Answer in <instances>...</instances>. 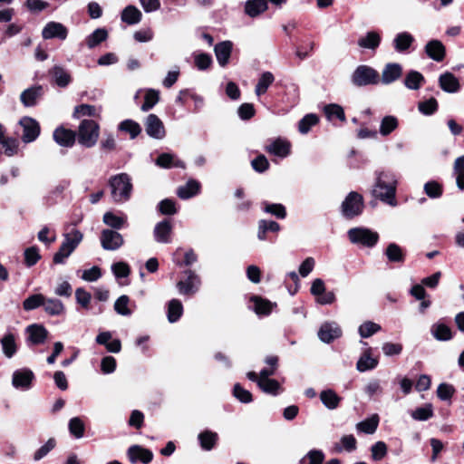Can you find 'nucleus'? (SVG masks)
I'll list each match as a JSON object with an SVG mask.
<instances>
[{
  "label": "nucleus",
  "instance_id": "1",
  "mask_svg": "<svg viewBox=\"0 0 464 464\" xmlns=\"http://www.w3.org/2000/svg\"><path fill=\"white\" fill-rule=\"evenodd\" d=\"M397 188L396 176L390 171H380L376 173V181L372 188V195L382 202L395 207Z\"/></svg>",
  "mask_w": 464,
  "mask_h": 464
},
{
  "label": "nucleus",
  "instance_id": "2",
  "mask_svg": "<svg viewBox=\"0 0 464 464\" xmlns=\"http://www.w3.org/2000/svg\"><path fill=\"white\" fill-rule=\"evenodd\" d=\"M111 196L114 202L123 203L130 198L132 183L130 176L126 173L112 176L109 180Z\"/></svg>",
  "mask_w": 464,
  "mask_h": 464
},
{
  "label": "nucleus",
  "instance_id": "3",
  "mask_svg": "<svg viewBox=\"0 0 464 464\" xmlns=\"http://www.w3.org/2000/svg\"><path fill=\"white\" fill-rule=\"evenodd\" d=\"M82 238L83 235L78 229H72L71 232L65 233L59 250L53 256V263H64L65 259L75 250Z\"/></svg>",
  "mask_w": 464,
  "mask_h": 464
},
{
  "label": "nucleus",
  "instance_id": "4",
  "mask_svg": "<svg viewBox=\"0 0 464 464\" xmlns=\"http://www.w3.org/2000/svg\"><path fill=\"white\" fill-rule=\"evenodd\" d=\"M351 81L355 86L377 84L380 75L376 70L368 65H359L353 72Z\"/></svg>",
  "mask_w": 464,
  "mask_h": 464
},
{
  "label": "nucleus",
  "instance_id": "5",
  "mask_svg": "<svg viewBox=\"0 0 464 464\" xmlns=\"http://www.w3.org/2000/svg\"><path fill=\"white\" fill-rule=\"evenodd\" d=\"M100 135V126L93 120H83L78 127V140L82 144L94 145Z\"/></svg>",
  "mask_w": 464,
  "mask_h": 464
},
{
  "label": "nucleus",
  "instance_id": "6",
  "mask_svg": "<svg viewBox=\"0 0 464 464\" xmlns=\"http://www.w3.org/2000/svg\"><path fill=\"white\" fill-rule=\"evenodd\" d=\"M348 237L352 243L367 247L374 246L379 240L378 233L366 227L351 228L348 231Z\"/></svg>",
  "mask_w": 464,
  "mask_h": 464
},
{
  "label": "nucleus",
  "instance_id": "7",
  "mask_svg": "<svg viewBox=\"0 0 464 464\" xmlns=\"http://www.w3.org/2000/svg\"><path fill=\"white\" fill-rule=\"evenodd\" d=\"M186 278L179 280L176 286L180 295H192L199 289L201 281L198 276L192 270H186L184 272Z\"/></svg>",
  "mask_w": 464,
  "mask_h": 464
},
{
  "label": "nucleus",
  "instance_id": "8",
  "mask_svg": "<svg viewBox=\"0 0 464 464\" xmlns=\"http://www.w3.org/2000/svg\"><path fill=\"white\" fill-rule=\"evenodd\" d=\"M362 197L357 192H350L342 204V211L346 218H353L362 213Z\"/></svg>",
  "mask_w": 464,
  "mask_h": 464
},
{
  "label": "nucleus",
  "instance_id": "9",
  "mask_svg": "<svg viewBox=\"0 0 464 464\" xmlns=\"http://www.w3.org/2000/svg\"><path fill=\"white\" fill-rule=\"evenodd\" d=\"M22 128V140L24 143H31L36 140L40 134V125L38 121L31 117H24L19 121Z\"/></svg>",
  "mask_w": 464,
  "mask_h": 464
},
{
  "label": "nucleus",
  "instance_id": "10",
  "mask_svg": "<svg viewBox=\"0 0 464 464\" xmlns=\"http://www.w3.org/2000/svg\"><path fill=\"white\" fill-rule=\"evenodd\" d=\"M124 244L123 237L117 231L103 229L101 234V245L103 249L114 251Z\"/></svg>",
  "mask_w": 464,
  "mask_h": 464
},
{
  "label": "nucleus",
  "instance_id": "11",
  "mask_svg": "<svg viewBox=\"0 0 464 464\" xmlns=\"http://www.w3.org/2000/svg\"><path fill=\"white\" fill-rule=\"evenodd\" d=\"M146 133L154 139L161 140L165 137L166 131L161 120L155 114L147 116L145 122Z\"/></svg>",
  "mask_w": 464,
  "mask_h": 464
},
{
  "label": "nucleus",
  "instance_id": "12",
  "mask_svg": "<svg viewBox=\"0 0 464 464\" xmlns=\"http://www.w3.org/2000/svg\"><path fill=\"white\" fill-rule=\"evenodd\" d=\"M341 335L342 329L335 322L324 323L318 331L319 339L326 343L333 342L334 339L339 338Z\"/></svg>",
  "mask_w": 464,
  "mask_h": 464
},
{
  "label": "nucleus",
  "instance_id": "13",
  "mask_svg": "<svg viewBox=\"0 0 464 464\" xmlns=\"http://www.w3.org/2000/svg\"><path fill=\"white\" fill-rule=\"evenodd\" d=\"M68 34L67 28L61 23L49 22L44 27L42 36L44 39L58 38L65 40Z\"/></svg>",
  "mask_w": 464,
  "mask_h": 464
},
{
  "label": "nucleus",
  "instance_id": "14",
  "mask_svg": "<svg viewBox=\"0 0 464 464\" xmlns=\"http://www.w3.org/2000/svg\"><path fill=\"white\" fill-rule=\"evenodd\" d=\"M127 455L132 464L140 461L144 464L152 460L153 454L150 450L144 449L139 445H132L127 450Z\"/></svg>",
  "mask_w": 464,
  "mask_h": 464
},
{
  "label": "nucleus",
  "instance_id": "15",
  "mask_svg": "<svg viewBox=\"0 0 464 464\" xmlns=\"http://www.w3.org/2000/svg\"><path fill=\"white\" fill-rule=\"evenodd\" d=\"M34 379V373L31 370H17L13 373L12 384L16 389H29Z\"/></svg>",
  "mask_w": 464,
  "mask_h": 464
},
{
  "label": "nucleus",
  "instance_id": "16",
  "mask_svg": "<svg viewBox=\"0 0 464 464\" xmlns=\"http://www.w3.org/2000/svg\"><path fill=\"white\" fill-rule=\"evenodd\" d=\"M402 74V67L397 63H387L382 72L381 81L383 84H390L398 80Z\"/></svg>",
  "mask_w": 464,
  "mask_h": 464
},
{
  "label": "nucleus",
  "instance_id": "17",
  "mask_svg": "<svg viewBox=\"0 0 464 464\" xmlns=\"http://www.w3.org/2000/svg\"><path fill=\"white\" fill-rule=\"evenodd\" d=\"M439 85L442 91L449 93H456L460 89L458 78L451 72L442 73L439 77Z\"/></svg>",
  "mask_w": 464,
  "mask_h": 464
},
{
  "label": "nucleus",
  "instance_id": "18",
  "mask_svg": "<svg viewBox=\"0 0 464 464\" xmlns=\"http://www.w3.org/2000/svg\"><path fill=\"white\" fill-rule=\"evenodd\" d=\"M232 48L233 44L230 41H224L215 45L214 52L220 66L224 67L228 63Z\"/></svg>",
  "mask_w": 464,
  "mask_h": 464
},
{
  "label": "nucleus",
  "instance_id": "19",
  "mask_svg": "<svg viewBox=\"0 0 464 464\" xmlns=\"http://www.w3.org/2000/svg\"><path fill=\"white\" fill-rule=\"evenodd\" d=\"M172 226L169 221L163 220L156 224L154 227V237L159 243L168 244L170 242Z\"/></svg>",
  "mask_w": 464,
  "mask_h": 464
},
{
  "label": "nucleus",
  "instance_id": "20",
  "mask_svg": "<svg viewBox=\"0 0 464 464\" xmlns=\"http://www.w3.org/2000/svg\"><path fill=\"white\" fill-rule=\"evenodd\" d=\"M378 362V359L372 357V349L368 348L363 352V353L359 358L356 363V369L360 372H363L376 368Z\"/></svg>",
  "mask_w": 464,
  "mask_h": 464
},
{
  "label": "nucleus",
  "instance_id": "21",
  "mask_svg": "<svg viewBox=\"0 0 464 464\" xmlns=\"http://www.w3.org/2000/svg\"><path fill=\"white\" fill-rule=\"evenodd\" d=\"M43 95V88L42 86H34L24 90L21 95L20 100L21 102L26 106L31 107L34 106L37 102V100Z\"/></svg>",
  "mask_w": 464,
  "mask_h": 464
},
{
  "label": "nucleus",
  "instance_id": "22",
  "mask_svg": "<svg viewBox=\"0 0 464 464\" xmlns=\"http://www.w3.org/2000/svg\"><path fill=\"white\" fill-rule=\"evenodd\" d=\"M76 133L66 129L63 126H60L53 131V140L60 145H72L75 140Z\"/></svg>",
  "mask_w": 464,
  "mask_h": 464
},
{
  "label": "nucleus",
  "instance_id": "23",
  "mask_svg": "<svg viewBox=\"0 0 464 464\" xmlns=\"http://www.w3.org/2000/svg\"><path fill=\"white\" fill-rule=\"evenodd\" d=\"M427 55L434 61L440 62L445 57V47L439 40H431L425 46Z\"/></svg>",
  "mask_w": 464,
  "mask_h": 464
},
{
  "label": "nucleus",
  "instance_id": "24",
  "mask_svg": "<svg viewBox=\"0 0 464 464\" xmlns=\"http://www.w3.org/2000/svg\"><path fill=\"white\" fill-rule=\"evenodd\" d=\"M26 332L28 333V341L33 344H40L44 343L48 332L47 330L40 324H32L26 328Z\"/></svg>",
  "mask_w": 464,
  "mask_h": 464
},
{
  "label": "nucleus",
  "instance_id": "25",
  "mask_svg": "<svg viewBox=\"0 0 464 464\" xmlns=\"http://www.w3.org/2000/svg\"><path fill=\"white\" fill-rule=\"evenodd\" d=\"M200 184L195 179L188 180L185 185L180 186L177 189V195L181 199H188L198 194Z\"/></svg>",
  "mask_w": 464,
  "mask_h": 464
},
{
  "label": "nucleus",
  "instance_id": "26",
  "mask_svg": "<svg viewBox=\"0 0 464 464\" xmlns=\"http://www.w3.org/2000/svg\"><path fill=\"white\" fill-rule=\"evenodd\" d=\"M414 42L413 36L408 32H402L394 37L392 44L398 53L407 51Z\"/></svg>",
  "mask_w": 464,
  "mask_h": 464
},
{
  "label": "nucleus",
  "instance_id": "27",
  "mask_svg": "<svg viewBox=\"0 0 464 464\" xmlns=\"http://www.w3.org/2000/svg\"><path fill=\"white\" fill-rule=\"evenodd\" d=\"M3 353L5 357L12 358L17 352L15 337L13 334H5L0 340Z\"/></svg>",
  "mask_w": 464,
  "mask_h": 464
},
{
  "label": "nucleus",
  "instance_id": "28",
  "mask_svg": "<svg viewBox=\"0 0 464 464\" xmlns=\"http://www.w3.org/2000/svg\"><path fill=\"white\" fill-rule=\"evenodd\" d=\"M267 9L266 0H248L245 5V12L250 17H256Z\"/></svg>",
  "mask_w": 464,
  "mask_h": 464
},
{
  "label": "nucleus",
  "instance_id": "29",
  "mask_svg": "<svg viewBox=\"0 0 464 464\" xmlns=\"http://www.w3.org/2000/svg\"><path fill=\"white\" fill-rule=\"evenodd\" d=\"M121 17L128 24H136L140 22L142 14L136 6L128 5L122 10Z\"/></svg>",
  "mask_w": 464,
  "mask_h": 464
},
{
  "label": "nucleus",
  "instance_id": "30",
  "mask_svg": "<svg viewBox=\"0 0 464 464\" xmlns=\"http://www.w3.org/2000/svg\"><path fill=\"white\" fill-rule=\"evenodd\" d=\"M381 43V36L374 31L368 32L358 40V45L362 48L375 50Z\"/></svg>",
  "mask_w": 464,
  "mask_h": 464
},
{
  "label": "nucleus",
  "instance_id": "31",
  "mask_svg": "<svg viewBox=\"0 0 464 464\" xmlns=\"http://www.w3.org/2000/svg\"><path fill=\"white\" fill-rule=\"evenodd\" d=\"M44 309L46 314L52 316L62 315L64 313V305L62 301L56 298L44 297Z\"/></svg>",
  "mask_w": 464,
  "mask_h": 464
},
{
  "label": "nucleus",
  "instance_id": "32",
  "mask_svg": "<svg viewBox=\"0 0 464 464\" xmlns=\"http://www.w3.org/2000/svg\"><path fill=\"white\" fill-rule=\"evenodd\" d=\"M320 400L329 410L336 409L341 401V398L331 389L323 391L320 393Z\"/></svg>",
  "mask_w": 464,
  "mask_h": 464
},
{
  "label": "nucleus",
  "instance_id": "33",
  "mask_svg": "<svg viewBox=\"0 0 464 464\" xmlns=\"http://www.w3.org/2000/svg\"><path fill=\"white\" fill-rule=\"evenodd\" d=\"M424 82L423 75L417 71H410L404 79V85L410 90H419Z\"/></svg>",
  "mask_w": 464,
  "mask_h": 464
},
{
  "label": "nucleus",
  "instance_id": "34",
  "mask_svg": "<svg viewBox=\"0 0 464 464\" xmlns=\"http://www.w3.org/2000/svg\"><path fill=\"white\" fill-rule=\"evenodd\" d=\"M55 83L60 87H66L71 82V75L62 66L55 65L50 71Z\"/></svg>",
  "mask_w": 464,
  "mask_h": 464
},
{
  "label": "nucleus",
  "instance_id": "35",
  "mask_svg": "<svg viewBox=\"0 0 464 464\" xmlns=\"http://www.w3.org/2000/svg\"><path fill=\"white\" fill-rule=\"evenodd\" d=\"M279 230L280 225L277 222L261 219L258 222L257 237L263 241L266 238V232H278Z\"/></svg>",
  "mask_w": 464,
  "mask_h": 464
},
{
  "label": "nucleus",
  "instance_id": "36",
  "mask_svg": "<svg viewBox=\"0 0 464 464\" xmlns=\"http://www.w3.org/2000/svg\"><path fill=\"white\" fill-rule=\"evenodd\" d=\"M379 424V416L377 414H373L372 417L358 422L356 424V429L366 434H372L376 431Z\"/></svg>",
  "mask_w": 464,
  "mask_h": 464
},
{
  "label": "nucleus",
  "instance_id": "37",
  "mask_svg": "<svg viewBox=\"0 0 464 464\" xmlns=\"http://www.w3.org/2000/svg\"><path fill=\"white\" fill-rule=\"evenodd\" d=\"M430 332L433 337L439 341H449L452 338L450 328L444 324H434Z\"/></svg>",
  "mask_w": 464,
  "mask_h": 464
},
{
  "label": "nucleus",
  "instance_id": "38",
  "mask_svg": "<svg viewBox=\"0 0 464 464\" xmlns=\"http://www.w3.org/2000/svg\"><path fill=\"white\" fill-rule=\"evenodd\" d=\"M102 221L113 229H121L126 223V217L116 216L113 212L108 211L103 215Z\"/></svg>",
  "mask_w": 464,
  "mask_h": 464
},
{
  "label": "nucleus",
  "instance_id": "39",
  "mask_svg": "<svg viewBox=\"0 0 464 464\" xmlns=\"http://www.w3.org/2000/svg\"><path fill=\"white\" fill-rule=\"evenodd\" d=\"M183 313V305L178 299H172L168 304V320L169 323L177 322Z\"/></svg>",
  "mask_w": 464,
  "mask_h": 464
},
{
  "label": "nucleus",
  "instance_id": "40",
  "mask_svg": "<svg viewBox=\"0 0 464 464\" xmlns=\"http://www.w3.org/2000/svg\"><path fill=\"white\" fill-rule=\"evenodd\" d=\"M200 446L205 450H210L216 445L218 434L210 430H205L198 434Z\"/></svg>",
  "mask_w": 464,
  "mask_h": 464
},
{
  "label": "nucleus",
  "instance_id": "41",
  "mask_svg": "<svg viewBox=\"0 0 464 464\" xmlns=\"http://www.w3.org/2000/svg\"><path fill=\"white\" fill-rule=\"evenodd\" d=\"M275 77L272 72H265L261 74L258 82L256 86L255 92L260 96L266 92L268 87L274 82Z\"/></svg>",
  "mask_w": 464,
  "mask_h": 464
},
{
  "label": "nucleus",
  "instance_id": "42",
  "mask_svg": "<svg viewBox=\"0 0 464 464\" xmlns=\"http://www.w3.org/2000/svg\"><path fill=\"white\" fill-rule=\"evenodd\" d=\"M324 112L329 121L338 119L341 121H345V114L343 107L336 103H331L324 108Z\"/></svg>",
  "mask_w": 464,
  "mask_h": 464
},
{
  "label": "nucleus",
  "instance_id": "43",
  "mask_svg": "<svg viewBox=\"0 0 464 464\" xmlns=\"http://www.w3.org/2000/svg\"><path fill=\"white\" fill-rule=\"evenodd\" d=\"M385 255L391 262L402 263L404 261L403 251L401 247L395 243H391L388 245Z\"/></svg>",
  "mask_w": 464,
  "mask_h": 464
},
{
  "label": "nucleus",
  "instance_id": "44",
  "mask_svg": "<svg viewBox=\"0 0 464 464\" xmlns=\"http://www.w3.org/2000/svg\"><path fill=\"white\" fill-rule=\"evenodd\" d=\"M251 301L254 304V310L257 314H268L274 307L270 301L258 296L252 297Z\"/></svg>",
  "mask_w": 464,
  "mask_h": 464
},
{
  "label": "nucleus",
  "instance_id": "45",
  "mask_svg": "<svg viewBox=\"0 0 464 464\" xmlns=\"http://www.w3.org/2000/svg\"><path fill=\"white\" fill-rule=\"evenodd\" d=\"M319 122V117L314 113L306 114L298 122V130L302 134H306L313 126Z\"/></svg>",
  "mask_w": 464,
  "mask_h": 464
},
{
  "label": "nucleus",
  "instance_id": "46",
  "mask_svg": "<svg viewBox=\"0 0 464 464\" xmlns=\"http://www.w3.org/2000/svg\"><path fill=\"white\" fill-rule=\"evenodd\" d=\"M107 37V31L104 28H98L87 37L86 44L90 49H92L102 42L105 41Z\"/></svg>",
  "mask_w": 464,
  "mask_h": 464
},
{
  "label": "nucleus",
  "instance_id": "47",
  "mask_svg": "<svg viewBox=\"0 0 464 464\" xmlns=\"http://www.w3.org/2000/svg\"><path fill=\"white\" fill-rule=\"evenodd\" d=\"M130 297L128 295H121L114 303L115 312L122 316H130L132 312L129 308Z\"/></svg>",
  "mask_w": 464,
  "mask_h": 464
},
{
  "label": "nucleus",
  "instance_id": "48",
  "mask_svg": "<svg viewBox=\"0 0 464 464\" xmlns=\"http://www.w3.org/2000/svg\"><path fill=\"white\" fill-rule=\"evenodd\" d=\"M160 100V92L154 89H149L146 92L144 102L141 105V111H148L152 109Z\"/></svg>",
  "mask_w": 464,
  "mask_h": 464
},
{
  "label": "nucleus",
  "instance_id": "49",
  "mask_svg": "<svg viewBox=\"0 0 464 464\" xmlns=\"http://www.w3.org/2000/svg\"><path fill=\"white\" fill-rule=\"evenodd\" d=\"M44 303V296L42 294H35L28 296L23 303V307L25 311H31L43 306Z\"/></svg>",
  "mask_w": 464,
  "mask_h": 464
},
{
  "label": "nucleus",
  "instance_id": "50",
  "mask_svg": "<svg viewBox=\"0 0 464 464\" xmlns=\"http://www.w3.org/2000/svg\"><path fill=\"white\" fill-rule=\"evenodd\" d=\"M119 130L128 132L131 138L137 137L141 131L140 124L132 120L121 121L119 125Z\"/></svg>",
  "mask_w": 464,
  "mask_h": 464
},
{
  "label": "nucleus",
  "instance_id": "51",
  "mask_svg": "<svg viewBox=\"0 0 464 464\" xmlns=\"http://www.w3.org/2000/svg\"><path fill=\"white\" fill-rule=\"evenodd\" d=\"M97 110L93 105L81 104L74 108L72 116L76 119H80L84 116L95 117L97 116Z\"/></svg>",
  "mask_w": 464,
  "mask_h": 464
},
{
  "label": "nucleus",
  "instance_id": "52",
  "mask_svg": "<svg viewBox=\"0 0 464 464\" xmlns=\"http://www.w3.org/2000/svg\"><path fill=\"white\" fill-rule=\"evenodd\" d=\"M381 330V325L371 321L364 322L359 326V334L362 338H368Z\"/></svg>",
  "mask_w": 464,
  "mask_h": 464
},
{
  "label": "nucleus",
  "instance_id": "53",
  "mask_svg": "<svg viewBox=\"0 0 464 464\" xmlns=\"http://www.w3.org/2000/svg\"><path fill=\"white\" fill-rule=\"evenodd\" d=\"M411 417L416 420H427L433 415L431 404H427L424 407H420L411 413Z\"/></svg>",
  "mask_w": 464,
  "mask_h": 464
},
{
  "label": "nucleus",
  "instance_id": "54",
  "mask_svg": "<svg viewBox=\"0 0 464 464\" xmlns=\"http://www.w3.org/2000/svg\"><path fill=\"white\" fill-rule=\"evenodd\" d=\"M397 125L398 121L395 117L385 116L381 122L380 132L382 135L386 136L395 130Z\"/></svg>",
  "mask_w": 464,
  "mask_h": 464
},
{
  "label": "nucleus",
  "instance_id": "55",
  "mask_svg": "<svg viewBox=\"0 0 464 464\" xmlns=\"http://www.w3.org/2000/svg\"><path fill=\"white\" fill-rule=\"evenodd\" d=\"M24 263L27 266H34L40 259L41 255L37 246H30L24 250Z\"/></svg>",
  "mask_w": 464,
  "mask_h": 464
},
{
  "label": "nucleus",
  "instance_id": "56",
  "mask_svg": "<svg viewBox=\"0 0 464 464\" xmlns=\"http://www.w3.org/2000/svg\"><path fill=\"white\" fill-rule=\"evenodd\" d=\"M419 111L424 115H431L438 110V102L435 98L419 102Z\"/></svg>",
  "mask_w": 464,
  "mask_h": 464
},
{
  "label": "nucleus",
  "instance_id": "57",
  "mask_svg": "<svg viewBox=\"0 0 464 464\" xmlns=\"http://www.w3.org/2000/svg\"><path fill=\"white\" fill-rule=\"evenodd\" d=\"M264 211L274 215L277 218H285L286 216L285 208L282 204L264 203Z\"/></svg>",
  "mask_w": 464,
  "mask_h": 464
},
{
  "label": "nucleus",
  "instance_id": "58",
  "mask_svg": "<svg viewBox=\"0 0 464 464\" xmlns=\"http://www.w3.org/2000/svg\"><path fill=\"white\" fill-rule=\"evenodd\" d=\"M69 430L74 437L78 439L82 438L84 434V424L82 420L78 417L72 418L69 421Z\"/></svg>",
  "mask_w": 464,
  "mask_h": 464
},
{
  "label": "nucleus",
  "instance_id": "59",
  "mask_svg": "<svg viewBox=\"0 0 464 464\" xmlns=\"http://www.w3.org/2000/svg\"><path fill=\"white\" fill-rule=\"evenodd\" d=\"M426 195L431 198H438L442 195V187L437 181H428L424 184Z\"/></svg>",
  "mask_w": 464,
  "mask_h": 464
},
{
  "label": "nucleus",
  "instance_id": "60",
  "mask_svg": "<svg viewBox=\"0 0 464 464\" xmlns=\"http://www.w3.org/2000/svg\"><path fill=\"white\" fill-rule=\"evenodd\" d=\"M258 387L266 393H276L280 385L274 379H258Z\"/></svg>",
  "mask_w": 464,
  "mask_h": 464
},
{
  "label": "nucleus",
  "instance_id": "61",
  "mask_svg": "<svg viewBox=\"0 0 464 464\" xmlns=\"http://www.w3.org/2000/svg\"><path fill=\"white\" fill-rule=\"evenodd\" d=\"M194 63L198 70L204 71L208 69L212 64V58L208 53H198L194 56Z\"/></svg>",
  "mask_w": 464,
  "mask_h": 464
},
{
  "label": "nucleus",
  "instance_id": "62",
  "mask_svg": "<svg viewBox=\"0 0 464 464\" xmlns=\"http://www.w3.org/2000/svg\"><path fill=\"white\" fill-rule=\"evenodd\" d=\"M233 394L239 401L243 403H249L253 400L251 392L241 387V385L238 383L235 384Z\"/></svg>",
  "mask_w": 464,
  "mask_h": 464
},
{
  "label": "nucleus",
  "instance_id": "63",
  "mask_svg": "<svg viewBox=\"0 0 464 464\" xmlns=\"http://www.w3.org/2000/svg\"><path fill=\"white\" fill-rule=\"evenodd\" d=\"M454 393L455 388L451 384L442 382L438 386L437 396L442 401L451 399Z\"/></svg>",
  "mask_w": 464,
  "mask_h": 464
},
{
  "label": "nucleus",
  "instance_id": "64",
  "mask_svg": "<svg viewBox=\"0 0 464 464\" xmlns=\"http://www.w3.org/2000/svg\"><path fill=\"white\" fill-rule=\"evenodd\" d=\"M371 452L374 460H381L387 454V446L383 441H378L372 446Z\"/></svg>",
  "mask_w": 464,
  "mask_h": 464
}]
</instances>
